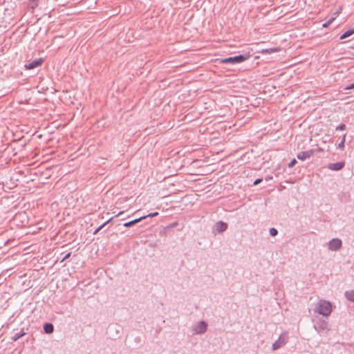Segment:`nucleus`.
Masks as SVG:
<instances>
[{
  "mask_svg": "<svg viewBox=\"0 0 354 354\" xmlns=\"http://www.w3.org/2000/svg\"><path fill=\"white\" fill-rule=\"evenodd\" d=\"M314 310L324 317H328L333 310L332 304L328 301L321 299L317 303Z\"/></svg>",
  "mask_w": 354,
  "mask_h": 354,
  "instance_id": "f257e3e1",
  "label": "nucleus"
},
{
  "mask_svg": "<svg viewBox=\"0 0 354 354\" xmlns=\"http://www.w3.org/2000/svg\"><path fill=\"white\" fill-rule=\"evenodd\" d=\"M249 57L250 55H239L234 57L221 59L220 63L235 64L243 62L244 61L247 60Z\"/></svg>",
  "mask_w": 354,
  "mask_h": 354,
  "instance_id": "f03ea898",
  "label": "nucleus"
},
{
  "mask_svg": "<svg viewBox=\"0 0 354 354\" xmlns=\"http://www.w3.org/2000/svg\"><path fill=\"white\" fill-rule=\"evenodd\" d=\"M288 333L287 331H284L280 335L278 339L272 344V349L273 351H276L281 348L288 342Z\"/></svg>",
  "mask_w": 354,
  "mask_h": 354,
  "instance_id": "7ed1b4c3",
  "label": "nucleus"
},
{
  "mask_svg": "<svg viewBox=\"0 0 354 354\" xmlns=\"http://www.w3.org/2000/svg\"><path fill=\"white\" fill-rule=\"evenodd\" d=\"M207 324L205 321L198 322L192 327V331L194 334L196 335L204 334L207 331Z\"/></svg>",
  "mask_w": 354,
  "mask_h": 354,
  "instance_id": "20e7f679",
  "label": "nucleus"
},
{
  "mask_svg": "<svg viewBox=\"0 0 354 354\" xmlns=\"http://www.w3.org/2000/svg\"><path fill=\"white\" fill-rule=\"evenodd\" d=\"M314 328L318 333L326 334L330 330L328 322L324 320L319 321L314 325Z\"/></svg>",
  "mask_w": 354,
  "mask_h": 354,
  "instance_id": "39448f33",
  "label": "nucleus"
},
{
  "mask_svg": "<svg viewBox=\"0 0 354 354\" xmlns=\"http://www.w3.org/2000/svg\"><path fill=\"white\" fill-rule=\"evenodd\" d=\"M342 246V240L338 238H333L328 243V248L331 251H337Z\"/></svg>",
  "mask_w": 354,
  "mask_h": 354,
  "instance_id": "423d86ee",
  "label": "nucleus"
},
{
  "mask_svg": "<svg viewBox=\"0 0 354 354\" xmlns=\"http://www.w3.org/2000/svg\"><path fill=\"white\" fill-rule=\"evenodd\" d=\"M227 228V224L222 221H217L212 227V232L214 234L222 233Z\"/></svg>",
  "mask_w": 354,
  "mask_h": 354,
  "instance_id": "0eeeda50",
  "label": "nucleus"
},
{
  "mask_svg": "<svg viewBox=\"0 0 354 354\" xmlns=\"http://www.w3.org/2000/svg\"><path fill=\"white\" fill-rule=\"evenodd\" d=\"M315 149H310L308 151H301L297 154V157L300 160H305L306 159L313 156L315 154Z\"/></svg>",
  "mask_w": 354,
  "mask_h": 354,
  "instance_id": "6e6552de",
  "label": "nucleus"
},
{
  "mask_svg": "<svg viewBox=\"0 0 354 354\" xmlns=\"http://www.w3.org/2000/svg\"><path fill=\"white\" fill-rule=\"evenodd\" d=\"M345 165L344 161L337 162L335 163H329L327 166L328 169L331 171H339L341 170Z\"/></svg>",
  "mask_w": 354,
  "mask_h": 354,
  "instance_id": "1a4fd4ad",
  "label": "nucleus"
},
{
  "mask_svg": "<svg viewBox=\"0 0 354 354\" xmlns=\"http://www.w3.org/2000/svg\"><path fill=\"white\" fill-rule=\"evenodd\" d=\"M43 62L42 59L39 58L38 59L33 60L32 62L26 64L25 67L26 69H33L40 66Z\"/></svg>",
  "mask_w": 354,
  "mask_h": 354,
  "instance_id": "9d476101",
  "label": "nucleus"
},
{
  "mask_svg": "<svg viewBox=\"0 0 354 354\" xmlns=\"http://www.w3.org/2000/svg\"><path fill=\"white\" fill-rule=\"evenodd\" d=\"M280 50L279 48H263L259 50L258 53L262 55H268L274 53H277Z\"/></svg>",
  "mask_w": 354,
  "mask_h": 354,
  "instance_id": "9b49d317",
  "label": "nucleus"
},
{
  "mask_svg": "<svg viewBox=\"0 0 354 354\" xmlns=\"http://www.w3.org/2000/svg\"><path fill=\"white\" fill-rule=\"evenodd\" d=\"M145 218V216H140V217H139L138 218H136V219H133L132 221H130L124 223L123 224V226L126 227H131V226L138 223V222L141 221L142 220H143Z\"/></svg>",
  "mask_w": 354,
  "mask_h": 354,
  "instance_id": "f8f14e48",
  "label": "nucleus"
},
{
  "mask_svg": "<svg viewBox=\"0 0 354 354\" xmlns=\"http://www.w3.org/2000/svg\"><path fill=\"white\" fill-rule=\"evenodd\" d=\"M344 296L349 301L354 302V289L346 290L344 292Z\"/></svg>",
  "mask_w": 354,
  "mask_h": 354,
  "instance_id": "ddd939ff",
  "label": "nucleus"
},
{
  "mask_svg": "<svg viewBox=\"0 0 354 354\" xmlns=\"http://www.w3.org/2000/svg\"><path fill=\"white\" fill-rule=\"evenodd\" d=\"M44 330L46 334H50L54 330V326L51 323H46L44 325Z\"/></svg>",
  "mask_w": 354,
  "mask_h": 354,
  "instance_id": "4468645a",
  "label": "nucleus"
},
{
  "mask_svg": "<svg viewBox=\"0 0 354 354\" xmlns=\"http://www.w3.org/2000/svg\"><path fill=\"white\" fill-rule=\"evenodd\" d=\"M26 335V333L24 332L23 330L19 331V332H17L15 333L13 336L11 337L12 340L15 342L17 340H18L19 338H21V337L24 336Z\"/></svg>",
  "mask_w": 354,
  "mask_h": 354,
  "instance_id": "2eb2a0df",
  "label": "nucleus"
},
{
  "mask_svg": "<svg viewBox=\"0 0 354 354\" xmlns=\"http://www.w3.org/2000/svg\"><path fill=\"white\" fill-rule=\"evenodd\" d=\"M113 218L114 217L110 218L104 223H103L102 225H100L99 227H97L93 232V234H96L98 232H100L106 225H107L111 221H112Z\"/></svg>",
  "mask_w": 354,
  "mask_h": 354,
  "instance_id": "dca6fc26",
  "label": "nucleus"
},
{
  "mask_svg": "<svg viewBox=\"0 0 354 354\" xmlns=\"http://www.w3.org/2000/svg\"><path fill=\"white\" fill-rule=\"evenodd\" d=\"M353 34H354V29H348L340 36L339 39H344L348 37L351 36Z\"/></svg>",
  "mask_w": 354,
  "mask_h": 354,
  "instance_id": "f3484780",
  "label": "nucleus"
},
{
  "mask_svg": "<svg viewBox=\"0 0 354 354\" xmlns=\"http://www.w3.org/2000/svg\"><path fill=\"white\" fill-rule=\"evenodd\" d=\"M346 136V134L344 135L341 142L338 144V148H339L340 149H344Z\"/></svg>",
  "mask_w": 354,
  "mask_h": 354,
  "instance_id": "a211bd4d",
  "label": "nucleus"
},
{
  "mask_svg": "<svg viewBox=\"0 0 354 354\" xmlns=\"http://www.w3.org/2000/svg\"><path fill=\"white\" fill-rule=\"evenodd\" d=\"M269 232H270V236H275L278 234V230L274 227H272L270 229Z\"/></svg>",
  "mask_w": 354,
  "mask_h": 354,
  "instance_id": "6ab92c4d",
  "label": "nucleus"
},
{
  "mask_svg": "<svg viewBox=\"0 0 354 354\" xmlns=\"http://www.w3.org/2000/svg\"><path fill=\"white\" fill-rule=\"evenodd\" d=\"M345 129H346V125L344 124H340L335 129L336 131H344Z\"/></svg>",
  "mask_w": 354,
  "mask_h": 354,
  "instance_id": "aec40b11",
  "label": "nucleus"
},
{
  "mask_svg": "<svg viewBox=\"0 0 354 354\" xmlns=\"http://www.w3.org/2000/svg\"><path fill=\"white\" fill-rule=\"evenodd\" d=\"M158 215V212H153V213H150L147 215H145L144 216H145V218H147V217H153V216H156Z\"/></svg>",
  "mask_w": 354,
  "mask_h": 354,
  "instance_id": "412c9836",
  "label": "nucleus"
},
{
  "mask_svg": "<svg viewBox=\"0 0 354 354\" xmlns=\"http://www.w3.org/2000/svg\"><path fill=\"white\" fill-rule=\"evenodd\" d=\"M297 163V160L295 159H293L289 163H288V167L290 168H292L293 167L295 164Z\"/></svg>",
  "mask_w": 354,
  "mask_h": 354,
  "instance_id": "4be33fe9",
  "label": "nucleus"
},
{
  "mask_svg": "<svg viewBox=\"0 0 354 354\" xmlns=\"http://www.w3.org/2000/svg\"><path fill=\"white\" fill-rule=\"evenodd\" d=\"M342 8L339 7L338 10L333 14V15L337 18L339 14L342 12Z\"/></svg>",
  "mask_w": 354,
  "mask_h": 354,
  "instance_id": "5701e85b",
  "label": "nucleus"
},
{
  "mask_svg": "<svg viewBox=\"0 0 354 354\" xmlns=\"http://www.w3.org/2000/svg\"><path fill=\"white\" fill-rule=\"evenodd\" d=\"M336 19V17L333 15V17H331L326 22L328 24V25H330L332 24V22Z\"/></svg>",
  "mask_w": 354,
  "mask_h": 354,
  "instance_id": "b1692460",
  "label": "nucleus"
},
{
  "mask_svg": "<svg viewBox=\"0 0 354 354\" xmlns=\"http://www.w3.org/2000/svg\"><path fill=\"white\" fill-rule=\"evenodd\" d=\"M336 19V17L333 15V17H331L326 22L328 24V25H330L332 24V22Z\"/></svg>",
  "mask_w": 354,
  "mask_h": 354,
  "instance_id": "393cba45",
  "label": "nucleus"
},
{
  "mask_svg": "<svg viewBox=\"0 0 354 354\" xmlns=\"http://www.w3.org/2000/svg\"><path fill=\"white\" fill-rule=\"evenodd\" d=\"M336 19V17L333 15V17H331L326 22L328 24V25H330L332 24V22Z\"/></svg>",
  "mask_w": 354,
  "mask_h": 354,
  "instance_id": "a878e982",
  "label": "nucleus"
},
{
  "mask_svg": "<svg viewBox=\"0 0 354 354\" xmlns=\"http://www.w3.org/2000/svg\"><path fill=\"white\" fill-rule=\"evenodd\" d=\"M352 88H354V82L353 83H351L348 85H347L346 87H345V89L346 90H349V89H352Z\"/></svg>",
  "mask_w": 354,
  "mask_h": 354,
  "instance_id": "bb28decb",
  "label": "nucleus"
},
{
  "mask_svg": "<svg viewBox=\"0 0 354 354\" xmlns=\"http://www.w3.org/2000/svg\"><path fill=\"white\" fill-rule=\"evenodd\" d=\"M70 256H71V252H68V253H66V254L63 257V258L62 259L61 262H63L64 260H66V259H68Z\"/></svg>",
  "mask_w": 354,
  "mask_h": 354,
  "instance_id": "cd10ccee",
  "label": "nucleus"
},
{
  "mask_svg": "<svg viewBox=\"0 0 354 354\" xmlns=\"http://www.w3.org/2000/svg\"><path fill=\"white\" fill-rule=\"evenodd\" d=\"M261 181H262V179H261V178H257V179H256V180L254 181L253 185H258L259 183H260Z\"/></svg>",
  "mask_w": 354,
  "mask_h": 354,
  "instance_id": "c85d7f7f",
  "label": "nucleus"
},
{
  "mask_svg": "<svg viewBox=\"0 0 354 354\" xmlns=\"http://www.w3.org/2000/svg\"><path fill=\"white\" fill-rule=\"evenodd\" d=\"M328 26H329V25H328L326 21L322 24V27H324V28H327Z\"/></svg>",
  "mask_w": 354,
  "mask_h": 354,
  "instance_id": "c756f323",
  "label": "nucleus"
},
{
  "mask_svg": "<svg viewBox=\"0 0 354 354\" xmlns=\"http://www.w3.org/2000/svg\"><path fill=\"white\" fill-rule=\"evenodd\" d=\"M123 212H124L123 211L120 212H119V213H118V214L115 217H117V216H120V215L122 214H123Z\"/></svg>",
  "mask_w": 354,
  "mask_h": 354,
  "instance_id": "7c9ffc66",
  "label": "nucleus"
},
{
  "mask_svg": "<svg viewBox=\"0 0 354 354\" xmlns=\"http://www.w3.org/2000/svg\"><path fill=\"white\" fill-rule=\"evenodd\" d=\"M318 151H322V149L321 148H319Z\"/></svg>",
  "mask_w": 354,
  "mask_h": 354,
  "instance_id": "2f4dec72",
  "label": "nucleus"
}]
</instances>
